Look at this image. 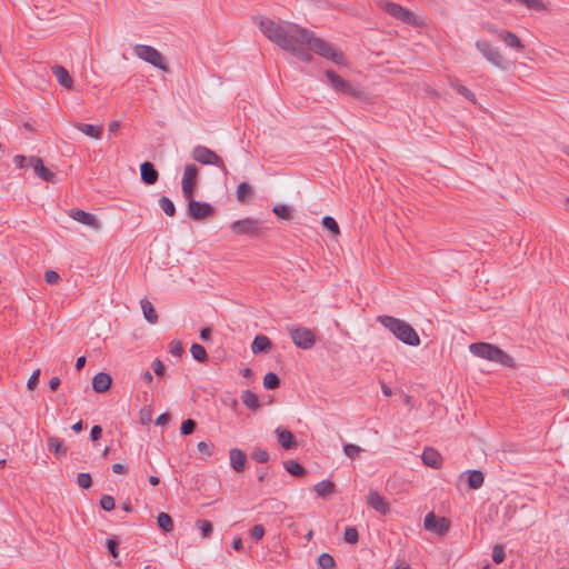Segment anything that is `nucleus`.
Listing matches in <instances>:
<instances>
[{
    "instance_id": "29",
    "label": "nucleus",
    "mask_w": 569,
    "mask_h": 569,
    "mask_svg": "<svg viewBox=\"0 0 569 569\" xmlns=\"http://www.w3.org/2000/svg\"><path fill=\"white\" fill-rule=\"evenodd\" d=\"M198 173H199V170L196 164H192V163L187 164L184 167V172H183L181 183H188L190 186H196Z\"/></svg>"
},
{
    "instance_id": "52",
    "label": "nucleus",
    "mask_w": 569,
    "mask_h": 569,
    "mask_svg": "<svg viewBox=\"0 0 569 569\" xmlns=\"http://www.w3.org/2000/svg\"><path fill=\"white\" fill-rule=\"evenodd\" d=\"M39 377H40V369H37L32 372V375L30 376V378L27 382L28 389L32 390L38 386Z\"/></svg>"
},
{
    "instance_id": "35",
    "label": "nucleus",
    "mask_w": 569,
    "mask_h": 569,
    "mask_svg": "<svg viewBox=\"0 0 569 569\" xmlns=\"http://www.w3.org/2000/svg\"><path fill=\"white\" fill-rule=\"evenodd\" d=\"M159 207L169 217H173L176 213L174 203L166 196L159 199Z\"/></svg>"
},
{
    "instance_id": "2",
    "label": "nucleus",
    "mask_w": 569,
    "mask_h": 569,
    "mask_svg": "<svg viewBox=\"0 0 569 569\" xmlns=\"http://www.w3.org/2000/svg\"><path fill=\"white\" fill-rule=\"evenodd\" d=\"M377 321L388 329L398 340L411 347L420 345L418 332L405 320L392 316H379Z\"/></svg>"
},
{
    "instance_id": "38",
    "label": "nucleus",
    "mask_w": 569,
    "mask_h": 569,
    "mask_svg": "<svg viewBox=\"0 0 569 569\" xmlns=\"http://www.w3.org/2000/svg\"><path fill=\"white\" fill-rule=\"evenodd\" d=\"M252 193V188L247 182L239 183L237 188V198L239 201H246Z\"/></svg>"
},
{
    "instance_id": "60",
    "label": "nucleus",
    "mask_w": 569,
    "mask_h": 569,
    "mask_svg": "<svg viewBox=\"0 0 569 569\" xmlns=\"http://www.w3.org/2000/svg\"><path fill=\"white\" fill-rule=\"evenodd\" d=\"M169 421H170V416L168 413H161L157 418L156 425H158V426H166V425H168Z\"/></svg>"
},
{
    "instance_id": "42",
    "label": "nucleus",
    "mask_w": 569,
    "mask_h": 569,
    "mask_svg": "<svg viewBox=\"0 0 569 569\" xmlns=\"http://www.w3.org/2000/svg\"><path fill=\"white\" fill-rule=\"evenodd\" d=\"M359 533L356 527H346L343 532V539L348 543H356L358 541Z\"/></svg>"
},
{
    "instance_id": "13",
    "label": "nucleus",
    "mask_w": 569,
    "mask_h": 569,
    "mask_svg": "<svg viewBox=\"0 0 569 569\" xmlns=\"http://www.w3.org/2000/svg\"><path fill=\"white\" fill-rule=\"evenodd\" d=\"M367 503L371 509L382 516H386L390 512V503L376 490H370L368 492Z\"/></svg>"
},
{
    "instance_id": "27",
    "label": "nucleus",
    "mask_w": 569,
    "mask_h": 569,
    "mask_svg": "<svg viewBox=\"0 0 569 569\" xmlns=\"http://www.w3.org/2000/svg\"><path fill=\"white\" fill-rule=\"evenodd\" d=\"M47 447L50 452H53L57 456V458H61L67 455V449L57 437H49L47 440Z\"/></svg>"
},
{
    "instance_id": "51",
    "label": "nucleus",
    "mask_w": 569,
    "mask_h": 569,
    "mask_svg": "<svg viewBox=\"0 0 569 569\" xmlns=\"http://www.w3.org/2000/svg\"><path fill=\"white\" fill-rule=\"evenodd\" d=\"M182 351H183V349H182V345H181L180 341L173 340V341L170 342V345H169V352L172 356L180 357Z\"/></svg>"
},
{
    "instance_id": "49",
    "label": "nucleus",
    "mask_w": 569,
    "mask_h": 569,
    "mask_svg": "<svg viewBox=\"0 0 569 569\" xmlns=\"http://www.w3.org/2000/svg\"><path fill=\"white\" fill-rule=\"evenodd\" d=\"M118 547L119 541L117 538H110L106 542V548L114 559L118 557Z\"/></svg>"
},
{
    "instance_id": "61",
    "label": "nucleus",
    "mask_w": 569,
    "mask_h": 569,
    "mask_svg": "<svg viewBox=\"0 0 569 569\" xmlns=\"http://www.w3.org/2000/svg\"><path fill=\"white\" fill-rule=\"evenodd\" d=\"M486 30L491 33V34H495L499 38V33L503 32L505 30L502 29H498L496 26H493L492 23H488L485 26Z\"/></svg>"
},
{
    "instance_id": "32",
    "label": "nucleus",
    "mask_w": 569,
    "mask_h": 569,
    "mask_svg": "<svg viewBox=\"0 0 569 569\" xmlns=\"http://www.w3.org/2000/svg\"><path fill=\"white\" fill-rule=\"evenodd\" d=\"M335 485L330 480H322L315 485V491L320 497H326L333 492Z\"/></svg>"
},
{
    "instance_id": "41",
    "label": "nucleus",
    "mask_w": 569,
    "mask_h": 569,
    "mask_svg": "<svg viewBox=\"0 0 569 569\" xmlns=\"http://www.w3.org/2000/svg\"><path fill=\"white\" fill-rule=\"evenodd\" d=\"M197 527L199 528L202 537L208 538L213 530L212 523L209 520L200 519L197 521Z\"/></svg>"
},
{
    "instance_id": "19",
    "label": "nucleus",
    "mask_w": 569,
    "mask_h": 569,
    "mask_svg": "<svg viewBox=\"0 0 569 569\" xmlns=\"http://www.w3.org/2000/svg\"><path fill=\"white\" fill-rule=\"evenodd\" d=\"M51 69L60 86L68 90L72 89L73 80L64 67L54 64Z\"/></svg>"
},
{
    "instance_id": "22",
    "label": "nucleus",
    "mask_w": 569,
    "mask_h": 569,
    "mask_svg": "<svg viewBox=\"0 0 569 569\" xmlns=\"http://www.w3.org/2000/svg\"><path fill=\"white\" fill-rule=\"evenodd\" d=\"M271 341L270 339L264 335H258L254 337L252 343H251V351L254 355H259L262 352H267L271 349Z\"/></svg>"
},
{
    "instance_id": "34",
    "label": "nucleus",
    "mask_w": 569,
    "mask_h": 569,
    "mask_svg": "<svg viewBox=\"0 0 569 569\" xmlns=\"http://www.w3.org/2000/svg\"><path fill=\"white\" fill-rule=\"evenodd\" d=\"M284 469L292 476L301 477L306 473L305 468L296 460H288L284 462Z\"/></svg>"
},
{
    "instance_id": "48",
    "label": "nucleus",
    "mask_w": 569,
    "mask_h": 569,
    "mask_svg": "<svg viewBox=\"0 0 569 569\" xmlns=\"http://www.w3.org/2000/svg\"><path fill=\"white\" fill-rule=\"evenodd\" d=\"M506 558L505 549L501 545H496L492 549V560L499 565Z\"/></svg>"
},
{
    "instance_id": "59",
    "label": "nucleus",
    "mask_w": 569,
    "mask_h": 569,
    "mask_svg": "<svg viewBox=\"0 0 569 569\" xmlns=\"http://www.w3.org/2000/svg\"><path fill=\"white\" fill-rule=\"evenodd\" d=\"M28 161L29 160L27 159V157L22 154H17L13 157V163L19 168H24Z\"/></svg>"
},
{
    "instance_id": "54",
    "label": "nucleus",
    "mask_w": 569,
    "mask_h": 569,
    "mask_svg": "<svg viewBox=\"0 0 569 569\" xmlns=\"http://www.w3.org/2000/svg\"><path fill=\"white\" fill-rule=\"evenodd\" d=\"M60 277L54 270H47L44 273V280L50 284L57 283Z\"/></svg>"
},
{
    "instance_id": "10",
    "label": "nucleus",
    "mask_w": 569,
    "mask_h": 569,
    "mask_svg": "<svg viewBox=\"0 0 569 569\" xmlns=\"http://www.w3.org/2000/svg\"><path fill=\"white\" fill-rule=\"evenodd\" d=\"M293 343L301 349H310L316 340L311 330L307 328H296L290 331Z\"/></svg>"
},
{
    "instance_id": "15",
    "label": "nucleus",
    "mask_w": 569,
    "mask_h": 569,
    "mask_svg": "<svg viewBox=\"0 0 569 569\" xmlns=\"http://www.w3.org/2000/svg\"><path fill=\"white\" fill-rule=\"evenodd\" d=\"M29 164L33 168L34 173L37 177L42 179L47 182H53L56 179V173L50 171L48 168L44 167L43 161L39 157H30L29 158Z\"/></svg>"
},
{
    "instance_id": "37",
    "label": "nucleus",
    "mask_w": 569,
    "mask_h": 569,
    "mask_svg": "<svg viewBox=\"0 0 569 569\" xmlns=\"http://www.w3.org/2000/svg\"><path fill=\"white\" fill-rule=\"evenodd\" d=\"M280 385L279 377L273 372H268L263 378V387L267 390H273L278 388Z\"/></svg>"
},
{
    "instance_id": "58",
    "label": "nucleus",
    "mask_w": 569,
    "mask_h": 569,
    "mask_svg": "<svg viewBox=\"0 0 569 569\" xmlns=\"http://www.w3.org/2000/svg\"><path fill=\"white\" fill-rule=\"evenodd\" d=\"M182 184V193L186 198L191 199L194 193V187L190 186L188 183H181Z\"/></svg>"
},
{
    "instance_id": "57",
    "label": "nucleus",
    "mask_w": 569,
    "mask_h": 569,
    "mask_svg": "<svg viewBox=\"0 0 569 569\" xmlns=\"http://www.w3.org/2000/svg\"><path fill=\"white\" fill-rule=\"evenodd\" d=\"M198 450L206 455V456H211L212 455V447L211 445L204 442V441H200L197 446Z\"/></svg>"
},
{
    "instance_id": "46",
    "label": "nucleus",
    "mask_w": 569,
    "mask_h": 569,
    "mask_svg": "<svg viewBox=\"0 0 569 569\" xmlns=\"http://www.w3.org/2000/svg\"><path fill=\"white\" fill-rule=\"evenodd\" d=\"M197 423L192 419H187L181 423L180 432L181 435L188 436L191 435L196 430Z\"/></svg>"
},
{
    "instance_id": "16",
    "label": "nucleus",
    "mask_w": 569,
    "mask_h": 569,
    "mask_svg": "<svg viewBox=\"0 0 569 569\" xmlns=\"http://www.w3.org/2000/svg\"><path fill=\"white\" fill-rule=\"evenodd\" d=\"M466 478L468 488L471 490L480 489L485 482V476L480 470H467L460 475V479Z\"/></svg>"
},
{
    "instance_id": "14",
    "label": "nucleus",
    "mask_w": 569,
    "mask_h": 569,
    "mask_svg": "<svg viewBox=\"0 0 569 569\" xmlns=\"http://www.w3.org/2000/svg\"><path fill=\"white\" fill-rule=\"evenodd\" d=\"M425 528L430 531H436L440 535L449 530V522L446 518H437L433 512H429L425 517Z\"/></svg>"
},
{
    "instance_id": "26",
    "label": "nucleus",
    "mask_w": 569,
    "mask_h": 569,
    "mask_svg": "<svg viewBox=\"0 0 569 569\" xmlns=\"http://www.w3.org/2000/svg\"><path fill=\"white\" fill-rule=\"evenodd\" d=\"M140 305H141V309H142V312H143V316H144V319L151 323V325H154L157 323L158 321V315L152 306V303L147 299H142L140 301Z\"/></svg>"
},
{
    "instance_id": "12",
    "label": "nucleus",
    "mask_w": 569,
    "mask_h": 569,
    "mask_svg": "<svg viewBox=\"0 0 569 569\" xmlns=\"http://www.w3.org/2000/svg\"><path fill=\"white\" fill-rule=\"evenodd\" d=\"M68 216L70 218H72L73 220H76L77 222L88 226L93 230H99L101 227L99 220L97 219V217L94 214L83 211L81 209H77V208L70 209L68 211Z\"/></svg>"
},
{
    "instance_id": "47",
    "label": "nucleus",
    "mask_w": 569,
    "mask_h": 569,
    "mask_svg": "<svg viewBox=\"0 0 569 569\" xmlns=\"http://www.w3.org/2000/svg\"><path fill=\"white\" fill-rule=\"evenodd\" d=\"M114 498L112 496H109V495H103L100 499V507L104 510V511H111L112 509H114Z\"/></svg>"
},
{
    "instance_id": "17",
    "label": "nucleus",
    "mask_w": 569,
    "mask_h": 569,
    "mask_svg": "<svg viewBox=\"0 0 569 569\" xmlns=\"http://www.w3.org/2000/svg\"><path fill=\"white\" fill-rule=\"evenodd\" d=\"M140 174L142 182L148 186L154 184L159 178L158 171L150 161L140 164Z\"/></svg>"
},
{
    "instance_id": "25",
    "label": "nucleus",
    "mask_w": 569,
    "mask_h": 569,
    "mask_svg": "<svg viewBox=\"0 0 569 569\" xmlns=\"http://www.w3.org/2000/svg\"><path fill=\"white\" fill-rule=\"evenodd\" d=\"M74 128H77L83 134H86V136H88L90 138H94V139H99L101 137V133H102V127L101 126L77 122L74 124Z\"/></svg>"
},
{
    "instance_id": "30",
    "label": "nucleus",
    "mask_w": 569,
    "mask_h": 569,
    "mask_svg": "<svg viewBox=\"0 0 569 569\" xmlns=\"http://www.w3.org/2000/svg\"><path fill=\"white\" fill-rule=\"evenodd\" d=\"M272 212L282 220H291L292 218V207L283 204V203H277L272 208Z\"/></svg>"
},
{
    "instance_id": "3",
    "label": "nucleus",
    "mask_w": 569,
    "mask_h": 569,
    "mask_svg": "<svg viewBox=\"0 0 569 569\" xmlns=\"http://www.w3.org/2000/svg\"><path fill=\"white\" fill-rule=\"evenodd\" d=\"M469 351L478 358L486 359L501 366L513 368L515 359L499 347L488 342H475L469 346Z\"/></svg>"
},
{
    "instance_id": "23",
    "label": "nucleus",
    "mask_w": 569,
    "mask_h": 569,
    "mask_svg": "<svg viewBox=\"0 0 569 569\" xmlns=\"http://www.w3.org/2000/svg\"><path fill=\"white\" fill-rule=\"evenodd\" d=\"M499 39L511 49L521 50L523 48V43L519 37L511 31L505 30L503 32L499 33Z\"/></svg>"
},
{
    "instance_id": "40",
    "label": "nucleus",
    "mask_w": 569,
    "mask_h": 569,
    "mask_svg": "<svg viewBox=\"0 0 569 569\" xmlns=\"http://www.w3.org/2000/svg\"><path fill=\"white\" fill-rule=\"evenodd\" d=\"M322 226L326 229L330 230L333 234H339L340 233V229H339L338 222L331 216H325L322 218Z\"/></svg>"
},
{
    "instance_id": "1",
    "label": "nucleus",
    "mask_w": 569,
    "mask_h": 569,
    "mask_svg": "<svg viewBox=\"0 0 569 569\" xmlns=\"http://www.w3.org/2000/svg\"><path fill=\"white\" fill-rule=\"evenodd\" d=\"M261 32L281 49L291 52L302 62H311L312 56L308 49L318 56L326 58L336 64H345V56L338 51L331 43L306 28L289 21H273L268 18H261L258 22Z\"/></svg>"
},
{
    "instance_id": "36",
    "label": "nucleus",
    "mask_w": 569,
    "mask_h": 569,
    "mask_svg": "<svg viewBox=\"0 0 569 569\" xmlns=\"http://www.w3.org/2000/svg\"><path fill=\"white\" fill-rule=\"evenodd\" d=\"M190 352L194 360L199 362H204L208 358L206 349L198 343H193L190 348Z\"/></svg>"
},
{
    "instance_id": "63",
    "label": "nucleus",
    "mask_w": 569,
    "mask_h": 569,
    "mask_svg": "<svg viewBox=\"0 0 569 569\" xmlns=\"http://www.w3.org/2000/svg\"><path fill=\"white\" fill-rule=\"evenodd\" d=\"M61 383V380L59 377H52L50 380H49V388L54 391L59 388Z\"/></svg>"
},
{
    "instance_id": "53",
    "label": "nucleus",
    "mask_w": 569,
    "mask_h": 569,
    "mask_svg": "<svg viewBox=\"0 0 569 569\" xmlns=\"http://www.w3.org/2000/svg\"><path fill=\"white\" fill-rule=\"evenodd\" d=\"M519 3L526 6L529 9H542V3L540 0H520Z\"/></svg>"
},
{
    "instance_id": "56",
    "label": "nucleus",
    "mask_w": 569,
    "mask_h": 569,
    "mask_svg": "<svg viewBox=\"0 0 569 569\" xmlns=\"http://www.w3.org/2000/svg\"><path fill=\"white\" fill-rule=\"evenodd\" d=\"M102 437V428L99 425H94L90 431V439L97 441Z\"/></svg>"
},
{
    "instance_id": "20",
    "label": "nucleus",
    "mask_w": 569,
    "mask_h": 569,
    "mask_svg": "<svg viewBox=\"0 0 569 569\" xmlns=\"http://www.w3.org/2000/svg\"><path fill=\"white\" fill-rule=\"evenodd\" d=\"M230 455V466L236 472H241L244 469L247 457L244 452L238 448H231L229 451Z\"/></svg>"
},
{
    "instance_id": "43",
    "label": "nucleus",
    "mask_w": 569,
    "mask_h": 569,
    "mask_svg": "<svg viewBox=\"0 0 569 569\" xmlns=\"http://www.w3.org/2000/svg\"><path fill=\"white\" fill-rule=\"evenodd\" d=\"M77 483L79 487L83 489H89L92 485V478L91 475L88 472H81L77 477Z\"/></svg>"
},
{
    "instance_id": "62",
    "label": "nucleus",
    "mask_w": 569,
    "mask_h": 569,
    "mask_svg": "<svg viewBox=\"0 0 569 569\" xmlns=\"http://www.w3.org/2000/svg\"><path fill=\"white\" fill-rule=\"evenodd\" d=\"M211 338V329L210 328H201L200 329V339L202 341H208Z\"/></svg>"
},
{
    "instance_id": "55",
    "label": "nucleus",
    "mask_w": 569,
    "mask_h": 569,
    "mask_svg": "<svg viewBox=\"0 0 569 569\" xmlns=\"http://www.w3.org/2000/svg\"><path fill=\"white\" fill-rule=\"evenodd\" d=\"M151 367H152L153 372H154L157 376H162V375H163V372H164V366H163V363H162V361H161V360H159V359H154V360L152 361Z\"/></svg>"
},
{
    "instance_id": "9",
    "label": "nucleus",
    "mask_w": 569,
    "mask_h": 569,
    "mask_svg": "<svg viewBox=\"0 0 569 569\" xmlns=\"http://www.w3.org/2000/svg\"><path fill=\"white\" fill-rule=\"evenodd\" d=\"M326 77L332 87V89L338 93H343L348 96H357L358 91L355 89L350 82L342 79L338 73H336L333 70H327Z\"/></svg>"
},
{
    "instance_id": "18",
    "label": "nucleus",
    "mask_w": 569,
    "mask_h": 569,
    "mask_svg": "<svg viewBox=\"0 0 569 569\" xmlns=\"http://www.w3.org/2000/svg\"><path fill=\"white\" fill-rule=\"evenodd\" d=\"M423 463L433 469H439L442 465L441 455L433 448H426L421 455Z\"/></svg>"
},
{
    "instance_id": "4",
    "label": "nucleus",
    "mask_w": 569,
    "mask_h": 569,
    "mask_svg": "<svg viewBox=\"0 0 569 569\" xmlns=\"http://www.w3.org/2000/svg\"><path fill=\"white\" fill-rule=\"evenodd\" d=\"M475 46L482 57L492 66L501 70H506L508 68V60H506L500 50L497 47H493L489 41L480 39L476 41Z\"/></svg>"
},
{
    "instance_id": "24",
    "label": "nucleus",
    "mask_w": 569,
    "mask_h": 569,
    "mask_svg": "<svg viewBox=\"0 0 569 569\" xmlns=\"http://www.w3.org/2000/svg\"><path fill=\"white\" fill-rule=\"evenodd\" d=\"M276 435L278 437V441L284 449H290L296 445L295 436L291 431L277 428Z\"/></svg>"
},
{
    "instance_id": "33",
    "label": "nucleus",
    "mask_w": 569,
    "mask_h": 569,
    "mask_svg": "<svg viewBox=\"0 0 569 569\" xmlns=\"http://www.w3.org/2000/svg\"><path fill=\"white\" fill-rule=\"evenodd\" d=\"M158 527L164 531L170 532L173 529V522L171 517L166 512H160L157 517Z\"/></svg>"
},
{
    "instance_id": "11",
    "label": "nucleus",
    "mask_w": 569,
    "mask_h": 569,
    "mask_svg": "<svg viewBox=\"0 0 569 569\" xmlns=\"http://www.w3.org/2000/svg\"><path fill=\"white\" fill-rule=\"evenodd\" d=\"M213 208L207 202L191 199L188 204V214L193 220H202L212 216Z\"/></svg>"
},
{
    "instance_id": "31",
    "label": "nucleus",
    "mask_w": 569,
    "mask_h": 569,
    "mask_svg": "<svg viewBox=\"0 0 569 569\" xmlns=\"http://www.w3.org/2000/svg\"><path fill=\"white\" fill-rule=\"evenodd\" d=\"M450 87L452 89H455L458 93L463 96L466 99H468L469 101H471V102L476 101L475 93L471 90H469L466 86L461 84L458 80H451Z\"/></svg>"
},
{
    "instance_id": "50",
    "label": "nucleus",
    "mask_w": 569,
    "mask_h": 569,
    "mask_svg": "<svg viewBox=\"0 0 569 569\" xmlns=\"http://www.w3.org/2000/svg\"><path fill=\"white\" fill-rule=\"evenodd\" d=\"M264 535V528L261 525H256L250 530V538L257 542L259 541Z\"/></svg>"
},
{
    "instance_id": "64",
    "label": "nucleus",
    "mask_w": 569,
    "mask_h": 569,
    "mask_svg": "<svg viewBox=\"0 0 569 569\" xmlns=\"http://www.w3.org/2000/svg\"><path fill=\"white\" fill-rule=\"evenodd\" d=\"M112 471H113V473H126L128 471V469L122 463H113Z\"/></svg>"
},
{
    "instance_id": "28",
    "label": "nucleus",
    "mask_w": 569,
    "mask_h": 569,
    "mask_svg": "<svg viewBox=\"0 0 569 569\" xmlns=\"http://www.w3.org/2000/svg\"><path fill=\"white\" fill-rule=\"evenodd\" d=\"M241 401L250 410L256 411L260 408V402L258 400V397L251 390H244L241 393Z\"/></svg>"
},
{
    "instance_id": "6",
    "label": "nucleus",
    "mask_w": 569,
    "mask_h": 569,
    "mask_svg": "<svg viewBox=\"0 0 569 569\" xmlns=\"http://www.w3.org/2000/svg\"><path fill=\"white\" fill-rule=\"evenodd\" d=\"M380 7L385 12L390 14L392 18L400 20L407 24L413 27H418L421 24L420 19L412 11L403 8L398 3L385 1L381 2Z\"/></svg>"
},
{
    "instance_id": "44",
    "label": "nucleus",
    "mask_w": 569,
    "mask_h": 569,
    "mask_svg": "<svg viewBox=\"0 0 569 569\" xmlns=\"http://www.w3.org/2000/svg\"><path fill=\"white\" fill-rule=\"evenodd\" d=\"M361 451H362V448H360L359 446L353 445V443H346L343 446L345 455L351 459H355Z\"/></svg>"
},
{
    "instance_id": "8",
    "label": "nucleus",
    "mask_w": 569,
    "mask_h": 569,
    "mask_svg": "<svg viewBox=\"0 0 569 569\" xmlns=\"http://www.w3.org/2000/svg\"><path fill=\"white\" fill-rule=\"evenodd\" d=\"M133 51L139 59L163 71L168 70L161 53L156 48L147 44H137L134 46Z\"/></svg>"
},
{
    "instance_id": "5",
    "label": "nucleus",
    "mask_w": 569,
    "mask_h": 569,
    "mask_svg": "<svg viewBox=\"0 0 569 569\" xmlns=\"http://www.w3.org/2000/svg\"><path fill=\"white\" fill-rule=\"evenodd\" d=\"M230 230L238 236L259 237L263 231L262 222L254 217H247L241 220L233 221Z\"/></svg>"
},
{
    "instance_id": "39",
    "label": "nucleus",
    "mask_w": 569,
    "mask_h": 569,
    "mask_svg": "<svg viewBox=\"0 0 569 569\" xmlns=\"http://www.w3.org/2000/svg\"><path fill=\"white\" fill-rule=\"evenodd\" d=\"M317 561H318L320 569H332L335 566L333 557L326 552L321 553L318 557Z\"/></svg>"
},
{
    "instance_id": "45",
    "label": "nucleus",
    "mask_w": 569,
    "mask_h": 569,
    "mask_svg": "<svg viewBox=\"0 0 569 569\" xmlns=\"http://www.w3.org/2000/svg\"><path fill=\"white\" fill-rule=\"evenodd\" d=\"M252 459L259 463H266L269 460V453L262 448H256L252 451Z\"/></svg>"
},
{
    "instance_id": "7",
    "label": "nucleus",
    "mask_w": 569,
    "mask_h": 569,
    "mask_svg": "<svg viewBox=\"0 0 569 569\" xmlns=\"http://www.w3.org/2000/svg\"><path fill=\"white\" fill-rule=\"evenodd\" d=\"M192 158L201 164L216 166L223 172V174H228V170L221 158L214 151L204 146H196L192 150Z\"/></svg>"
},
{
    "instance_id": "21",
    "label": "nucleus",
    "mask_w": 569,
    "mask_h": 569,
    "mask_svg": "<svg viewBox=\"0 0 569 569\" xmlns=\"http://www.w3.org/2000/svg\"><path fill=\"white\" fill-rule=\"evenodd\" d=\"M111 377L106 372L97 373L92 379V389L98 393L106 392L111 386Z\"/></svg>"
}]
</instances>
